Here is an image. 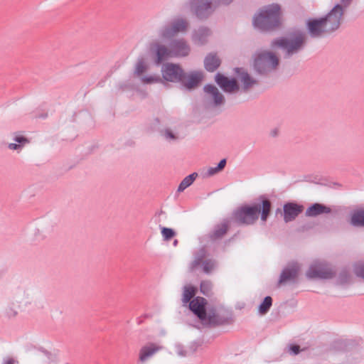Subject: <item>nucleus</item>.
Segmentation results:
<instances>
[{
    "instance_id": "1",
    "label": "nucleus",
    "mask_w": 364,
    "mask_h": 364,
    "mask_svg": "<svg viewBox=\"0 0 364 364\" xmlns=\"http://www.w3.org/2000/svg\"><path fill=\"white\" fill-rule=\"evenodd\" d=\"M272 204L265 196L261 195L251 204H244L235 209L231 215V220L238 226L254 225L259 216L265 223L271 215Z\"/></svg>"
},
{
    "instance_id": "2",
    "label": "nucleus",
    "mask_w": 364,
    "mask_h": 364,
    "mask_svg": "<svg viewBox=\"0 0 364 364\" xmlns=\"http://www.w3.org/2000/svg\"><path fill=\"white\" fill-rule=\"evenodd\" d=\"M161 72L163 80L178 83L181 89L189 92L197 88L204 77L201 71L186 72L181 65L173 63L163 64Z\"/></svg>"
},
{
    "instance_id": "3",
    "label": "nucleus",
    "mask_w": 364,
    "mask_h": 364,
    "mask_svg": "<svg viewBox=\"0 0 364 364\" xmlns=\"http://www.w3.org/2000/svg\"><path fill=\"white\" fill-rule=\"evenodd\" d=\"M306 45V33L298 28L289 31L288 38L279 37L270 43L272 49L281 48L284 50V58H289L302 50Z\"/></svg>"
},
{
    "instance_id": "4",
    "label": "nucleus",
    "mask_w": 364,
    "mask_h": 364,
    "mask_svg": "<svg viewBox=\"0 0 364 364\" xmlns=\"http://www.w3.org/2000/svg\"><path fill=\"white\" fill-rule=\"evenodd\" d=\"M255 27L264 31H272L281 28V6L277 4H272L260 9L259 12L253 18Z\"/></svg>"
},
{
    "instance_id": "5",
    "label": "nucleus",
    "mask_w": 364,
    "mask_h": 364,
    "mask_svg": "<svg viewBox=\"0 0 364 364\" xmlns=\"http://www.w3.org/2000/svg\"><path fill=\"white\" fill-rule=\"evenodd\" d=\"M279 65V59L274 53L262 51L255 54L252 66L257 75L267 77L276 70Z\"/></svg>"
},
{
    "instance_id": "6",
    "label": "nucleus",
    "mask_w": 364,
    "mask_h": 364,
    "mask_svg": "<svg viewBox=\"0 0 364 364\" xmlns=\"http://www.w3.org/2000/svg\"><path fill=\"white\" fill-rule=\"evenodd\" d=\"M189 23L186 18H176L159 30V36L164 40H171L179 33L186 32Z\"/></svg>"
},
{
    "instance_id": "7",
    "label": "nucleus",
    "mask_w": 364,
    "mask_h": 364,
    "mask_svg": "<svg viewBox=\"0 0 364 364\" xmlns=\"http://www.w3.org/2000/svg\"><path fill=\"white\" fill-rule=\"evenodd\" d=\"M232 321L230 311H217L215 307L208 308V314L202 325L208 328H215L230 324Z\"/></svg>"
},
{
    "instance_id": "8",
    "label": "nucleus",
    "mask_w": 364,
    "mask_h": 364,
    "mask_svg": "<svg viewBox=\"0 0 364 364\" xmlns=\"http://www.w3.org/2000/svg\"><path fill=\"white\" fill-rule=\"evenodd\" d=\"M343 15V6L337 4L326 15L321 16L330 34L340 28Z\"/></svg>"
},
{
    "instance_id": "9",
    "label": "nucleus",
    "mask_w": 364,
    "mask_h": 364,
    "mask_svg": "<svg viewBox=\"0 0 364 364\" xmlns=\"http://www.w3.org/2000/svg\"><path fill=\"white\" fill-rule=\"evenodd\" d=\"M306 28L311 38H322L330 35L322 17L307 19Z\"/></svg>"
},
{
    "instance_id": "10",
    "label": "nucleus",
    "mask_w": 364,
    "mask_h": 364,
    "mask_svg": "<svg viewBox=\"0 0 364 364\" xmlns=\"http://www.w3.org/2000/svg\"><path fill=\"white\" fill-rule=\"evenodd\" d=\"M171 57L184 58L191 53V47L185 38H172L168 43Z\"/></svg>"
},
{
    "instance_id": "11",
    "label": "nucleus",
    "mask_w": 364,
    "mask_h": 364,
    "mask_svg": "<svg viewBox=\"0 0 364 364\" xmlns=\"http://www.w3.org/2000/svg\"><path fill=\"white\" fill-rule=\"evenodd\" d=\"M336 273L331 268L326 267L323 263L314 264L309 267L306 272V277L309 279H332Z\"/></svg>"
},
{
    "instance_id": "12",
    "label": "nucleus",
    "mask_w": 364,
    "mask_h": 364,
    "mask_svg": "<svg viewBox=\"0 0 364 364\" xmlns=\"http://www.w3.org/2000/svg\"><path fill=\"white\" fill-rule=\"evenodd\" d=\"M215 81L225 93L233 94L240 90L239 82L235 77L230 78L223 74L218 73L215 76Z\"/></svg>"
},
{
    "instance_id": "13",
    "label": "nucleus",
    "mask_w": 364,
    "mask_h": 364,
    "mask_svg": "<svg viewBox=\"0 0 364 364\" xmlns=\"http://www.w3.org/2000/svg\"><path fill=\"white\" fill-rule=\"evenodd\" d=\"M207 300L201 296H196L189 303L190 310L199 318L203 323L208 314V308H206Z\"/></svg>"
},
{
    "instance_id": "14",
    "label": "nucleus",
    "mask_w": 364,
    "mask_h": 364,
    "mask_svg": "<svg viewBox=\"0 0 364 364\" xmlns=\"http://www.w3.org/2000/svg\"><path fill=\"white\" fill-rule=\"evenodd\" d=\"M304 209L303 205L296 202H287L283 206V215L285 223L294 220Z\"/></svg>"
},
{
    "instance_id": "15",
    "label": "nucleus",
    "mask_w": 364,
    "mask_h": 364,
    "mask_svg": "<svg viewBox=\"0 0 364 364\" xmlns=\"http://www.w3.org/2000/svg\"><path fill=\"white\" fill-rule=\"evenodd\" d=\"M230 227V220L224 218L220 223L215 224L208 233V238L213 241L221 240L228 232Z\"/></svg>"
},
{
    "instance_id": "16",
    "label": "nucleus",
    "mask_w": 364,
    "mask_h": 364,
    "mask_svg": "<svg viewBox=\"0 0 364 364\" xmlns=\"http://www.w3.org/2000/svg\"><path fill=\"white\" fill-rule=\"evenodd\" d=\"M153 48H155L154 59L155 65H159L168 58L171 57L169 47L167 48L163 44L155 43L151 45V48L152 49Z\"/></svg>"
},
{
    "instance_id": "17",
    "label": "nucleus",
    "mask_w": 364,
    "mask_h": 364,
    "mask_svg": "<svg viewBox=\"0 0 364 364\" xmlns=\"http://www.w3.org/2000/svg\"><path fill=\"white\" fill-rule=\"evenodd\" d=\"M203 91L206 96L213 100V106L219 107L224 104L225 97L215 85L211 84L205 85L203 87Z\"/></svg>"
},
{
    "instance_id": "18",
    "label": "nucleus",
    "mask_w": 364,
    "mask_h": 364,
    "mask_svg": "<svg viewBox=\"0 0 364 364\" xmlns=\"http://www.w3.org/2000/svg\"><path fill=\"white\" fill-rule=\"evenodd\" d=\"M359 341L353 339L338 338L331 343V349L335 351L352 350L359 346Z\"/></svg>"
},
{
    "instance_id": "19",
    "label": "nucleus",
    "mask_w": 364,
    "mask_h": 364,
    "mask_svg": "<svg viewBox=\"0 0 364 364\" xmlns=\"http://www.w3.org/2000/svg\"><path fill=\"white\" fill-rule=\"evenodd\" d=\"M163 348V346L154 343H149L141 347L139 350V359L141 363L146 362L149 358Z\"/></svg>"
},
{
    "instance_id": "20",
    "label": "nucleus",
    "mask_w": 364,
    "mask_h": 364,
    "mask_svg": "<svg viewBox=\"0 0 364 364\" xmlns=\"http://www.w3.org/2000/svg\"><path fill=\"white\" fill-rule=\"evenodd\" d=\"M235 73L240 77L241 81L243 84L242 90L247 92L252 88L255 85L258 83V81L254 79L250 75L242 68H236Z\"/></svg>"
},
{
    "instance_id": "21",
    "label": "nucleus",
    "mask_w": 364,
    "mask_h": 364,
    "mask_svg": "<svg viewBox=\"0 0 364 364\" xmlns=\"http://www.w3.org/2000/svg\"><path fill=\"white\" fill-rule=\"evenodd\" d=\"M330 207L320 203H314L311 204L306 210L305 215L307 217H316L324 213H331Z\"/></svg>"
},
{
    "instance_id": "22",
    "label": "nucleus",
    "mask_w": 364,
    "mask_h": 364,
    "mask_svg": "<svg viewBox=\"0 0 364 364\" xmlns=\"http://www.w3.org/2000/svg\"><path fill=\"white\" fill-rule=\"evenodd\" d=\"M210 33V31L208 28L201 26L193 32L192 41L196 45L203 46L207 43Z\"/></svg>"
},
{
    "instance_id": "23",
    "label": "nucleus",
    "mask_w": 364,
    "mask_h": 364,
    "mask_svg": "<svg viewBox=\"0 0 364 364\" xmlns=\"http://www.w3.org/2000/svg\"><path fill=\"white\" fill-rule=\"evenodd\" d=\"M221 65V60L216 53H209L204 59V68L210 73L215 72Z\"/></svg>"
},
{
    "instance_id": "24",
    "label": "nucleus",
    "mask_w": 364,
    "mask_h": 364,
    "mask_svg": "<svg viewBox=\"0 0 364 364\" xmlns=\"http://www.w3.org/2000/svg\"><path fill=\"white\" fill-rule=\"evenodd\" d=\"M299 269V268L296 263H292L291 265L287 266L282 270L279 282L284 283L294 279L298 275Z\"/></svg>"
},
{
    "instance_id": "25",
    "label": "nucleus",
    "mask_w": 364,
    "mask_h": 364,
    "mask_svg": "<svg viewBox=\"0 0 364 364\" xmlns=\"http://www.w3.org/2000/svg\"><path fill=\"white\" fill-rule=\"evenodd\" d=\"M350 224L354 227H364V208L356 209L352 212Z\"/></svg>"
},
{
    "instance_id": "26",
    "label": "nucleus",
    "mask_w": 364,
    "mask_h": 364,
    "mask_svg": "<svg viewBox=\"0 0 364 364\" xmlns=\"http://www.w3.org/2000/svg\"><path fill=\"white\" fill-rule=\"evenodd\" d=\"M198 173L196 172H194L186 176L180 183L178 187V191L183 192L186 188L189 187L196 179Z\"/></svg>"
},
{
    "instance_id": "27",
    "label": "nucleus",
    "mask_w": 364,
    "mask_h": 364,
    "mask_svg": "<svg viewBox=\"0 0 364 364\" xmlns=\"http://www.w3.org/2000/svg\"><path fill=\"white\" fill-rule=\"evenodd\" d=\"M272 298L270 296H265L258 306L259 313L261 315L266 314L272 306Z\"/></svg>"
},
{
    "instance_id": "28",
    "label": "nucleus",
    "mask_w": 364,
    "mask_h": 364,
    "mask_svg": "<svg viewBox=\"0 0 364 364\" xmlns=\"http://www.w3.org/2000/svg\"><path fill=\"white\" fill-rule=\"evenodd\" d=\"M226 164H227L226 159H221L216 166L210 167L208 169V171L205 173V176L210 177V176L215 175V174L218 173L219 172L222 171L224 169V168L225 167Z\"/></svg>"
},
{
    "instance_id": "29",
    "label": "nucleus",
    "mask_w": 364,
    "mask_h": 364,
    "mask_svg": "<svg viewBox=\"0 0 364 364\" xmlns=\"http://www.w3.org/2000/svg\"><path fill=\"white\" fill-rule=\"evenodd\" d=\"M148 69V65L146 64L143 58H138L135 65L134 75L139 77L144 74Z\"/></svg>"
},
{
    "instance_id": "30",
    "label": "nucleus",
    "mask_w": 364,
    "mask_h": 364,
    "mask_svg": "<svg viewBox=\"0 0 364 364\" xmlns=\"http://www.w3.org/2000/svg\"><path fill=\"white\" fill-rule=\"evenodd\" d=\"M350 280V274L348 269H342L337 278L336 284L339 285H345L346 284H348Z\"/></svg>"
},
{
    "instance_id": "31",
    "label": "nucleus",
    "mask_w": 364,
    "mask_h": 364,
    "mask_svg": "<svg viewBox=\"0 0 364 364\" xmlns=\"http://www.w3.org/2000/svg\"><path fill=\"white\" fill-rule=\"evenodd\" d=\"M196 289L193 286L184 287L182 301L183 303H190L191 299L195 296Z\"/></svg>"
},
{
    "instance_id": "32",
    "label": "nucleus",
    "mask_w": 364,
    "mask_h": 364,
    "mask_svg": "<svg viewBox=\"0 0 364 364\" xmlns=\"http://www.w3.org/2000/svg\"><path fill=\"white\" fill-rule=\"evenodd\" d=\"M213 284L210 281H202L200 285V292L206 296H210L211 294Z\"/></svg>"
},
{
    "instance_id": "33",
    "label": "nucleus",
    "mask_w": 364,
    "mask_h": 364,
    "mask_svg": "<svg viewBox=\"0 0 364 364\" xmlns=\"http://www.w3.org/2000/svg\"><path fill=\"white\" fill-rule=\"evenodd\" d=\"M203 270L205 273L209 274L216 266V261L208 259L202 262Z\"/></svg>"
},
{
    "instance_id": "34",
    "label": "nucleus",
    "mask_w": 364,
    "mask_h": 364,
    "mask_svg": "<svg viewBox=\"0 0 364 364\" xmlns=\"http://www.w3.org/2000/svg\"><path fill=\"white\" fill-rule=\"evenodd\" d=\"M144 84L159 83L163 82V79L159 75L144 76L141 78Z\"/></svg>"
},
{
    "instance_id": "35",
    "label": "nucleus",
    "mask_w": 364,
    "mask_h": 364,
    "mask_svg": "<svg viewBox=\"0 0 364 364\" xmlns=\"http://www.w3.org/2000/svg\"><path fill=\"white\" fill-rule=\"evenodd\" d=\"M161 235L164 240L168 241L176 235V232L172 228L163 227L161 228Z\"/></svg>"
},
{
    "instance_id": "36",
    "label": "nucleus",
    "mask_w": 364,
    "mask_h": 364,
    "mask_svg": "<svg viewBox=\"0 0 364 364\" xmlns=\"http://www.w3.org/2000/svg\"><path fill=\"white\" fill-rule=\"evenodd\" d=\"M160 133L162 136L168 141L176 140L178 139L176 134L168 128L161 130Z\"/></svg>"
},
{
    "instance_id": "37",
    "label": "nucleus",
    "mask_w": 364,
    "mask_h": 364,
    "mask_svg": "<svg viewBox=\"0 0 364 364\" xmlns=\"http://www.w3.org/2000/svg\"><path fill=\"white\" fill-rule=\"evenodd\" d=\"M14 141H15L16 143H18L19 144H21V146L23 147L25 144L29 143V140L28 138L24 136L23 135L19 134L18 133H14Z\"/></svg>"
},
{
    "instance_id": "38",
    "label": "nucleus",
    "mask_w": 364,
    "mask_h": 364,
    "mask_svg": "<svg viewBox=\"0 0 364 364\" xmlns=\"http://www.w3.org/2000/svg\"><path fill=\"white\" fill-rule=\"evenodd\" d=\"M355 274L364 279V263L359 262L354 266Z\"/></svg>"
},
{
    "instance_id": "39",
    "label": "nucleus",
    "mask_w": 364,
    "mask_h": 364,
    "mask_svg": "<svg viewBox=\"0 0 364 364\" xmlns=\"http://www.w3.org/2000/svg\"><path fill=\"white\" fill-rule=\"evenodd\" d=\"M38 350L42 352L51 362H56L57 356L55 354H53L51 352L47 350L46 349L42 347L38 348Z\"/></svg>"
},
{
    "instance_id": "40",
    "label": "nucleus",
    "mask_w": 364,
    "mask_h": 364,
    "mask_svg": "<svg viewBox=\"0 0 364 364\" xmlns=\"http://www.w3.org/2000/svg\"><path fill=\"white\" fill-rule=\"evenodd\" d=\"M289 351L293 355H298L301 352V348L297 344H291L289 346Z\"/></svg>"
},
{
    "instance_id": "41",
    "label": "nucleus",
    "mask_w": 364,
    "mask_h": 364,
    "mask_svg": "<svg viewBox=\"0 0 364 364\" xmlns=\"http://www.w3.org/2000/svg\"><path fill=\"white\" fill-rule=\"evenodd\" d=\"M2 364H19V361L14 357H6L3 359Z\"/></svg>"
},
{
    "instance_id": "42",
    "label": "nucleus",
    "mask_w": 364,
    "mask_h": 364,
    "mask_svg": "<svg viewBox=\"0 0 364 364\" xmlns=\"http://www.w3.org/2000/svg\"><path fill=\"white\" fill-rule=\"evenodd\" d=\"M200 264H202V262H200V258H194V260L191 262V263L190 264V267H189V269H190V271L191 272H193L195 270V269L198 266L200 265Z\"/></svg>"
},
{
    "instance_id": "43",
    "label": "nucleus",
    "mask_w": 364,
    "mask_h": 364,
    "mask_svg": "<svg viewBox=\"0 0 364 364\" xmlns=\"http://www.w3.org/2000/svg\"><path fill=\"white\" fill-rule=\"evenodd\" d=\"M360 358L354 357L352 355L348 356V360L345 364H358L360 363Z\"/></svg>"
},
{
    "instance_id": "44",
    "label": "nucleus",
    "mask_w": 364,
    "mask_h": 364,
    "mask_svg": "<svg viewBox=\"0 0 364 364\" xmlns=\"http://www.w3.org/2000/svg\"><path fill=\"white\" fill-rule=\"evenodd\" d=\"M8 148L11 150L20 151L22 149L23 146L18 143H10L8 145Z\"/></svg>"
},
{
    "instance_id": "45",
    "label": "nucleus",
    "mask_w": 364,
    "mask_h": 364,
    "mask_svg": "<svg viewBox=\"0 0 364 364\" xmlns=\"http://www.w3.org/2000/svg\"><path fill=\"white\" fill-rule=\"evenodd\" d=\"M205 250L204 247L201 248L198 252H197V254L196 255L195 254V257L196 258H200V262H203V259L205 258Z\"/></svg>"
},
{
    "instance_id": "46",
    "label": "nucleus",
    "mask_w": 364,
    "mask_h": 364,
    "mask_svg": "<svg viewBox=\"0 0 364 364\" xmlns=\"http://www.w3.org/2000/svg\"><path fill=\"white\" fill-rule=\"evenodd\" d=\"M176 349H177L178 355H179L181 356H186V351L183 349V346L177 345L176 346Z\"/></svg>"
},
{
    "instance_id": "47",
    "label": "nucleus",
    "mask_w": 364,
    "mask_h": 364,
    "mask_svg": "<svg viewBox=\"0 0 364 364\" xmlns=\"http://www.w3.org/2000/svg\"><path fill=\"white\" fill-rule=\"evenodd\" d=\"M269 135L272 136V137H277L279 135V129L278 128H274L272 129L270 132H269Z\"/></svg>"
},
{
    "instance_id": "48",
    "label": "nucleus",
    "mask_w": 364,
    "mask_h": 364,
    "mask_svg": "<svg viewBox=\"0 0 364 364\" xmlns=\"http://www.w3.org/2000/svg\"><path fill=\"white\" fill-rule=\"evenodd\" d=\"M6 314L9 317H14L17 315V311L10 309L9 311H7Z\"/></svg>"
},
{
    "instance_id": "49",
    "label": "nucleus",
    "mask_w": 364,
    "mask_h": 364,
    "mask_svg": "<svg viewBox=\"0 0 364 364\" xmlns=\"http://www.w3.org/2000/svg\"><path fill=\"white\" fill-rule=\"evenodd\" d=\"M341 1L343 3L342 6H343V8L345 9L346 7H348L350 4V3L353 0H341Z\"/></svg>"
},
{
    "instance_id": "50",
    "label": "nucleus",
    "mask_w": 364,
    "mask_h": 364,
    "mask_svg": "<svg viewBox=\"0 0 364 364\" xmlns=\"http://www.w3.org/2000/svg\"><path fill=\"white\" fill-rule=\"evenodd\" d=\"M200 346V343L196 342L194 343L192 346H191V348H193V352H195L196 351L197 348H198V346Z\"/></svg>"
},
{
    "instance_id": "51",
    "label": "nucleus",
    "mask_w": 364,
    "mask_h": 364,
    "mask_svg": "<svg viewBox=\"0 0 364 364\" xmlns=\"http://www.w3.org/2000/svg\"><path fill=\"white\" fill-rule=\"evenodd\" d=\"M178 243V240H175L173 241V246H175V247H176V246H177Z\"/></svg>"
},
{
    "instance_id": "52",
    "label": "nucleus",
    "mask_w": 364,
    "mask_h": 364,
    "mask_svg": "<svg viewBox=\"0 0 364 364\" xmlns=\"http://www.w3.org/2000/svg\"><path fill=\"white\" fill-rule=\"evenodd\" d=\"M279 213H282V210H281V209H280V208H277V209L276 210V214H278Z\"/></svg>"
},
{
    "instance_id": "53",
    "label": "nucleus",
    "mask_w": 364,
    "mask_h": 364,
    "mask_svg": "<svg viewBox=\"0 0 364 364\" xmlns=\"http://www.w3.org/2000/svg\"><path fill=\"white\" fill-rule=\"evenodd\" d=\"M154 122H155L157 124H159V118H156V119H154Z\"/></svg>"
},
{
    "instance_id": "54",
    "label": "nucleus",
    "mask_w": 364,
    "mask_h": 364,
    "mask_svg": "<svg viewBox=\"0 0 364 364\" xmlns=\"http://www.w3.org/2000/svg\"><path fill=\"white\" fill-rule=\"evenodd\" d=\"M47 117V114H46L45 115L42 116V117Z\"/></svg>"
}]
</instances>
